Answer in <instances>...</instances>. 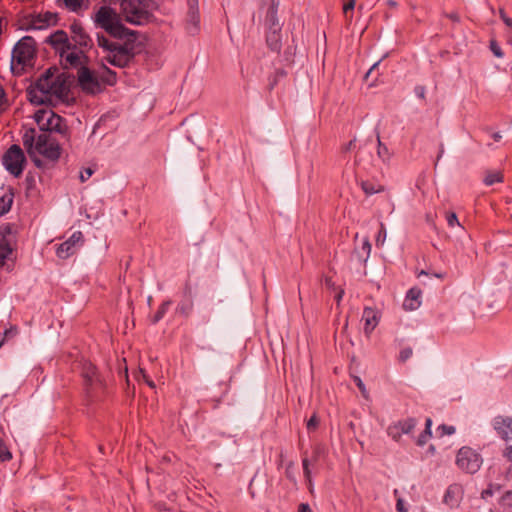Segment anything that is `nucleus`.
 <instances>
[{"label": "nucleus", "mask_w": 512, "mask_h": 512, "mask_svg": "<svg viewBox=\"0 0 512 512\" xmlns=\"http://www.w3.org/2000/svg\"><path fill=\"white\" fill-rule=\"evenodd\" d=\"M463 487L460 484H451L444 495V503L450 508H456L459 506L463 498Z\"/></svg>", "instance_id": "nucleus-16"}, {"label": "nucleus", "mask_w": 512, "mask_h": 512, "mask_svg": "<svg viewBox=\"0 0 512 512\" xmlns=\"http://www.w3.org/2000/svg\"><path fill=\"white\" fill-rule=\"evenodd\" d=\"M431 426L432 420L430 418L426 419V427L423 433L418 437V444L425 443L429 438H431Z\"/></svg>", "instance_id": "nucleus-25"}, {"label": "nucleus", "mask_w": 512, "mask_h": 512, "mask_svg": "<svg viewBox=\"0 0 512 512\" xmlns=\"http://www.w3.org/2000/svg\"><path fill=\"white\" fill-rule=\"evenodd\" d=\"M135 378L138 382H144L147 378H149L144 370L140 369L136 374Z\"/></svg>", "instance_id": "nucleus-46"}, {"label": "nucleus", "mask_w": 512, "mask_h": 512, "mask_svg": "<svg viewBox=\"0 0 512 512\" xmlns=\"http://www.w3.org/2000/svg\"><path fill=\"white\" fill-rule=\"evenodd\" d=\"M298 512H312L310 506L306 503H301L299 505Z\"/></svg>", "instance_id": "nucleus-48"}, {"label": "nucleus", "mask_w": 512, "mask_h": 512, "mask_svg": "<svg viewBox=\"0 0 512 512\" xmlns=\"http://www.w3.org/2000/svg\"><path fill=\"white\" fill-rule=\"evenodd\" d=\"M12 333H13V331H12V330H9V331H6V332H5L6 336H7L8 334H12Z\"/></svg>", "instance_id": "nucleus-59"}, {"label": "nucleus", "mask_w": 512, "mask_h": 512, "mask_svg": "<svg viewBox=\"0 0 512 512\" xmlns=\"http://www.w3.org/2000/svg\"><path fill=\"white\" fill-rule=\"evenodd\" d=\"M355 147V140H351L349 141L344 147H343V150L344 151H350L352 150L353 148Z\"/></svg>", "instance_id": "nucleus-52"}, {"label": "nucleus", "mask_w": 512, "mask_h": 512, "mask_svg": "<svg viewBox=\"0 0 512 512\" xmlns=\"http://www.w3.org/2000/svg\"><path fill=\"white\" fill-rule=\"evenodd\" d=\"M12 203L13 196L11 194H6L0 197V217L11 209Z\"/></svg>", "instance_id": "nucleus-23"}, {"label": "nucleus", "mask_w": 512, "mask_h": 512, "mask_svg": "<svg viewBox=\"0 0 512 512\" xmlns=\"http://www.w3.org/2000/svg\"><path fill=\"white\" fill-rule=\"evenodd\" d=\"M504 456L510 461L512 462V445L510 446H507L506 449L504 450Z\"/></svg>", "instance_id": "nucleus-47"}, {"label": "nucleus", "mask_w": 512, "mask_h": 512, "mask_svg": "<svg viewBox=\"0 0 512 512\" xmlns=\"http://www.w3.org/2000/svg\"><path fill=\"white\" fill-rule=\"evenodd\" d=\"M483 459L479 453L470 447H462L456 456V465L466 473L474 474L482 466Z\"/></svg>", "instance_id": "nucleus-8"}, {"label": "nucleus", "mask_w": 512, "mask_h": 512, "mask_svg": "<svg viewBox=\"0 0 512 512\" xmlns=\"http://www.w3.org/2000/svg\"><path fill=\"white\" fill-rule=\"evenodd\" d=\"M413 356V349L411 347L402 348L399 352L398 360L399 362H406Z\"/></svg>", "instance_id": "nucleus-32"}, {"label": "nucleus", "mask_w": 512, "mask_h": 512, "mask_svg": "<svg viewBox=\"0 0 512 512\" xmlns=\"http://www.w3.org/2000/svg\"><path fill=\"white\" fill-rule=\"evenodd\" d=\"M416 304V290L415 288H410L407 292V295L403 302V309L406 311H413L415 309Z\"/></svg>", "instance_id": "nucleus-22"}, {"label": "nucleus", "mask_w": 512, "mask_h": 512, "mask_svg": "<svg viewBox=\"0 0 512 512\" xmlns=\"http://www.w3.org/2000/svg\"><path fill=\"white\" fill-rule=\"evenodd\" d=\"M455 433V427L454 426H448V425H440L436 429V434L439 437H442L444 435H452Z\"/></svg>", "instance_id": "nucleus-31"}, {"label": "nucleus", "mask_w": 512, "mask_h": 512, "mask_svg": "<svg viewBox=\"0 0 512 512\" xmlns=\"http://www.w3.org/2000/svg\"><path fill=\"white\" fill-rule=\"evenodd\" d=\"M499 15L505 25L509 28H512V18L508 17L503 9L499 10Z\"/></svg>", "instance_id": "nucleus-41"}, {"label": "nucleus", "mask_w": 512, "mask_h": 512, "mask_svg": "<svg viewBox=\"0 0 512 512\" xmlns=\"http://www.w3.org/2000/svg\"><path fill=\"white\" fill-rule=\"evenodd\" d=\"M453 22L458 23L460 21V17L456 12H452L446 15Z\"/></svg>", "instance_id": "nucleus-49"}, {"label": "nucleus", "mask_w": 512, "mask_h": 512, "mask_svg": "<svg viewBox=\"0 0 512 512\" xmlns=\"http://www.w3.org/2000/svg\"><path fill=\"white\" fill-rule=\"evenodd\" d=\"M35 41L30 36L20 39L12 50L11 69L20 74L26 66L31 65L35 55Z\"/></svg>", "instance_id": "nucleus-4"}, {"label": "nucleus", "mask_w": 512, "mask_h": 512, "mask_svg": "<svg viewBox=\"0 0 512 512\" xmlns=\"http://www.w3.org/2000/svg\"><path fill=\"white\" fill-rule=\"evenodd\" d=\"M494 430L505 441L512 440V418L509 416H497L492 422Z\"/></svg>", "instance_id": "nucleus-14"}, {"label": "nucleus", "mask_w": 512, "mask_h": 512, "mask_svg": "<svg viewBox=\"0 0 512 512\" xmlns=\"http://www.w3.org/2000/svg\"><path fill=\"white\" fill-rule=\"evenodd\" d=\"M418 96L423 97V92H421V93L418 92Z\"/></svg>", "instance_id": "nucleus-60"}, {"label": "nucleus", "mask_w": 512, "mask_h": 512, "mask_svg": "<svg viewBox=\"0 0 512 512\" xmlns=\"http://www.w3.org/2000/svg\"><path fill=\"white\" fill-rule=\"evenodd\" d=\"M379 64H380V61H377V62H375V63L371 66V68H370V69L367 71V73L365 74V78H366V79H368V78H369V76H370V75L372 74V72H373V71H374V70L379 66Z\"/></svg>", "instance_id": "nucleus-50"}, {"label": "nucleus", "mask_w": 512, "mask_h": 512, "mask_svg": "<svg viewBox=\"0 0 512 512\" xmlns=\"http://www.w3.org/2000/svg\"><path fill=\"white\" fill-rule=\"evenodd\" d=\"M354 7L355 0H349L346 4H344L343 13L347 18L349 17V13L353 11Z\"/></svg>", "instance_id": "nucleus-40"}, {"label": "nucleus", "mask_w": 512, "mask_h": 512, "mask_svg": "<svg viewBox=\"0 0 512 512\" xmlns=\"http://www.w3.org/2000/svg\"><path fill=\"white\" fill-rule=\"evenodd\" d=\"M446 221L449 227H459L461 230H464V228L461 226V224L458 221L457 215L454 212H448L446 214Z\"/></svg>", "instance_id": "nucleus-29"}, {"label": "nucleus", "mask_w": 512, "mask_h": 512, "mask_svg": "<svg viewBox=\"0 0 512 512\" xmlns=\"http://www.w3.org/2000/svg\"><path fill=\"white\" fill-rule=\"evenodd\" d=\"M14 239L15 237L8 226L0 229V267L6 266L7 270L11 269L10 262H13L12 243Z\"/></svg>", "instance_id": "nucleus-10"}, {"label": "nucleus", "mask_w": 512, "mask_h": 512, "mask_svg": "<svg viewBox=\"0 0 512 512\" xmlns=\"http://www.w3.org/2000/svg\"><path fill=\"white\" fill-rule=\"evenodd\" d=\"M36 130L27 129L22 137L23 145L36 166L41 165L38 158L42 156L48 160L55 161L60 157V147L50 135L43 133L36 135Z\"/></svg>", "instance_id": "nucleus-3"}, {"label": "nucleus", "mask_w": 512, "mask_h": 512, "mask_svg": "<svg viewBox=\"0 0 512 512\" xmlns=\"http://www.w3.org/2000/svg\"><path fill=\"white\" fill-rule=\"evenodd\" d=\"M381 310L376 307H365L362 314L364 323L363 330L367 336H370L380 322Z\"/></svg>", "instance_id": "nucleus-13"}, {"label": "nucleus", "mask_w": 512, "mask_h": 512, "mask_svg": "<svg viewBox=\"0 0 512 512\" xmlns=\"http://www.w3.org/2000/svg\"><path fill=\"white\" fill-rule=\"evenodd\" d=\"M396 509H397L398 512H408V510H407V508L405 506V502L401 498H399L397 500Z\"/></svg>", "instance_id": "nucleus-45"}, {"label": "nucleus", "mask_w": 512, "mask_h": 512, "mask_svg": "<svg viewBox=\"0 0 512 512\" xmlns=\"http://www.w3.org/2000/svg\"><path fill=\"white\" fill-rule=\"evenodd\" d=\"M428 277V273L424 270H421L420 272H418V278L420 277Z\"/></svg>", "instance_id": "nucleus-55"}, {"label": "nucleus", "mask_w": 512, "mask_h": 512, "mask_svg": "<svg viewBox=\"0 0 512 512\" xmlns=\"http://www.w3.org/2000/svg\"><path fill=\"white\" fill-rule=\"evenodd\" d=\"M71 30L73 33L72 40L76 45H79L80 47H86L88 46L90 42L89 36L85 33L83 28L78 24H73L71 26Z\"/></svg>", "instance_id": "nucleus-19"}, {"label": "nucleus", "mask_w": 512, "mask_h": 512, "mask_svg": "<svg viewBox=\"0 0 512 512\" xmlns=\"http://www.w3.org/2000/svg\"><path fill=\"white\" fill-rule=\"evenodd\" d=\"M359 261L366 263L371 254V243L368 237H364L361 240V245L355 247L354 251Z\"/></svg>", "instance_id": "nucleus-20"}, {"label": "nucleus", "mask_w": 512, "mask_h": 512, "mask_svg": "<svg viewBox=\"0 0 512 512\" xmlns=\"http://www.w3.org/2000/svg\"><path fill=\"white\" fill-rule=\"evenodd\" d=\"M65 4L72 11H78L87 6L88 0H65Z\"/></svg>", "instance_id": "nucleus-26"}, {"label": "nucleus", "mask_w": 512, "mask_h": 512, "mask_svg": "<svg viewBox=\"0 0 512 512\" xmlns=\"http://www.w3.org/2000/svg\"><path fill=\"white\" fill-rule=\"evenodd\" d=\"M490 50L492 51V53L494 54L495 57H497V58L503 57V52L495 40L490 41Z\"/></svg>", "instance_id": "nucleus-37"}, {"label": "nucleus", "mask_w": 512, "mask_h": 512, "mask_svg": "<svg viewBox=\"0 0 512 512\" xmlns=\"http://www.w3.org/2000/svg\"><path fill=\"white\" fill-rule=\"evenodd\" d=\"M170 305H171V301H166V302L162 303L159 310L156 312V314L154 316L153 322L156 323L159 320H161L163 318V316L165 315V313L167 312V310L169 309Z\"/></svg>", "instance_id": "nucleus-30"}, {"label": "nucleus", "mask_w": 512, "mask_h": 512, "mask_svg": "<svg viewBox=\"0 0 512 512\" xmlns=\"http://www.w3.org/2000/svg\"><path fill=\"white\" fill-rule=\"evenodd\" d=\"M501 503L503 506L508 508H512V491H508L501 499Z\"/></svg>", "instance_id": "nucleus-39"}, {"label": "nucleus", "mask_w": 512, "mask_h": 512, "mask_svg": "<svg viewBox=\"0 0 512 512\" xmlns=\"http://www.w3.org/2000/svg\"><path fill=\"white\" fill-rule=\"evenodd\" d=\"M70 76L57 68L48 69L28 90V99L35 105H56L69 92Z\"/></svg>", "instance_id": "nucleus-2"}, {"label": "nucleus", "mask_w": 512, "mask_h": 512, "mask_svg": "<svg viewBox=\"0 0 512 512\" xmlns=\"http://www.w3.org/2000/svg\"><path fill=\"white\" fill-rule=\"evenodd\" d=\"M83 244V234L80 231H75L69 239L61 243L56 249V255L60 259H67L74 255L76 251Z\"/></svg>", "instance_id": "nucleus-11"}, {"label": "nucleus", "mask_w": 512, "mask_h": 512, "mask_svg": "<svg viewBox=\"0 0 512 512\" xmlns=\"http://www.w3.org/2000/svg\"><path fill=\"white\" fill-rule=\"evenodd\" d=\"M354 381H355V384L357 385V387L359 388V390L361 391L362 395L364 397H367V390H366V387H365L364 383L362 382V380L359 377H354Z\"/></svg>", "instance_id": "nucleus-43"}, {"label": "nucleus", "mask_w": 512, "mask_h": 512, "mask_svg": "<svg viewBox=\"0 0 512 512\" xmlns=\"http://www.w3.org/2000/svg\"><path fill=\"white\" fill-rule=\"evenodd\" d=\"M434 450H435L434 446L429 447V451H431L432 453L434 452Z\"/></svg>", "instance_id": "nucleus-57"}, {"label": "nucleus", "mask_w": 512, "mask_h": 512, "mask_svg": "<svg viewBox=\"0 0 512 512\" xmlns=\"http://www.w3.org/2000/svg\"><path fill=\"white\" fill-rule=\"evenodd\" d=\"M93 19L109 34H97L98 55L111 65L125 67L133 58L134 43L126 39L128 30L121 24L118 14L110 7L102 6Z\"/></svg>", "instance_id": "nucleus-1"}, {"label": "nucleus", "mask_w": 512, "mask_h": 512, "mask_svg": "<svg viewBox=\"0 0 512 512\" xmlns=\"http://www.w3.org/2000/svg\"><path fill=\"white\" fill-rule=\"evenodd\" d=\"M25 161L24 153L18 145H12L2 158L5 169L16 177L22 173Z\"/></svg>", "instance_id": "nucleus-9"}, {"label": "nucleus", "mask_w": 512, "mask_h": 512, "mask_svg": "<svg viewBox=\"0 0 512 512\" xmlns=\"http://www.w3.org/2000/svg\"><path fill=\"white\" fill-rule=\"evenodd\" d=\"M150 388L154 389L155 388V383L150 379V378H147L145 381H144Z\"/></svg>", "instance_id": "nucleus-53"}, {"label": "nucleus", "mask_w": 512, "mask_h": 512, "mask_svg": "<svg viewBox=\"0 0 512 512\" xmlns=\"http://www.w3.org/2000/svg\"><path fill=\"white\" fill-rule=\"evenodd\" d=\"M94 171L91 168H85L80 172L79 178L81 182L87 181L92 175Z\"/></svg>", "instance_id": "nucleus-38"}, {"label": "nucleus", "mask_w": 512, "mask_h": 512, "mask_svg": "<svg viewBox=\"0 0 512 512\" xmlns=\"http://www.w3.org/2000/svg\"><path fill=\"white\" fill-rule=\"evenodd\" d=\"M33 119L42 131L56 132L60 135L67 133V125L63 118L50 108L37 109L33 114Z\"/></svg>", "instance_id": "nucleus-6"}, {"label": "nucleus", "mask_w": 512, "mask_h": 512, "mask_svg": "<svg viewBox=\"0 0 512 512\" xmlns=\"http://www.w3.org/2000/svg\"><path fill=\"white\" fill-rule=\"evenodd\" d=\"M503 181V177L499 172H488L484 177V183L487 186H491L495 183H500Z\"/></svg>", "instance_id": "nucleus-24"}, {"label": "nucleus", "mask_w": 512, "mask_h": 512, "mask_svg": "<svg viewBox=\"0 0 512 512\" xmlns=\"http://www.w3.org/2000/svg\"><path fill=\"white\" fill-rule=\"evenodd\" d=\"M153 5L147 0H121L120 3L121 12L126 21L137 25L148 20Z\"/></svg>", "instance_id": "nucleus-5"}, {"label": "nucleus", "mask_w": 512, "mask_h": 512, "mask_svg": "<svg viewBox=\"0 0 512 512\" xmlns=\"http://www.w3.org/2000/svg\"><path fill=\"white\" fill-rule=\"evenodd\" d=\"M302 465H303L305 478L308 482L309 488L311 489L312 488L311 471L309 469V461L307 458L303 459Z\"/></svg>", "instance_id": "nucleus-36"}, {"label": "nucleus", "mask_w": 512, "mask_h": 512, "mask_svg": "<svg viewBox=\"0 0 512 512\" xmlns=\"http://www.w3.org/2000/svg\"><path fill=\"white\" fill-rule=\"evenodd\" d=\"M8 107H9L8 97H7L4 89L0 86V113L7 110Z\"/></svg>", "instance_id": "nucleus-35"}, {"label": "nucleus", "mask_w": 512, "mask_h": 512, "mask_svg": "<svg viewBox=\"0 0 512 512\" xmlns=\"http://www.w3.org/2000/svg\"><path fill=\"white\" fill-rule=\"evenodd\" d=\"M414 421L412 419L398 421L391 424L387 428V434L395 441H399L401 436L409 434L414 429Z\"/></svg>", "instance_id": "nucleus-15"}, {"label": "nucleus", "mask_w": 512, "mask_h": 512, "mask_svg": "<svg viewBox=\"0 0 512 512\" xmlns=\"http://www.w3.org/2000/svg\"><path fill=\"white\" fill-rule=\"evenodd\" d=\"M12 458V454L5 445L4 441L0 438V461H9Z\"/></svg>", "instance_id": "nucleus-28"}, {"label": "nucleus", "mask_w": 512, "mask_h": 512, "mask_svg": "<svg viewBox=\"0 0 512 512\" xmlns=\"http://www.w3.org/2000/svg\"><path fill=\"white\" fill-rule=\"evenodd\" d=\"M376 140L378 158L383 162H387L390 159L391 153L388 147L382 143L380 135L378 133L376 135Z\"/></svg>", "instance_id": "nucleus-21"}, {"label": "nucleus", "mask_w": 512, "mask_h": 512, "mask_svg": "<svg viewBox=\"0 0 512 512\" xmlns=\"http://www.w3.org/2000/svg\"><path fill=\"white\" fill-rule=\"evenodd\" d=\"M55 21L56 18L52 13L38 15L31 21L30 28L34 30H42Z\"/></svg>", "instance_id": "nucleus-18"}, {"label": "nucleus", "mask_w": 512, "mask_h": 512, "mask_svg": "<svg viewBox=\"0 0 512 512\" xmlns=\"http://www.w3.org/2000/svg\"><path fill=\"white\" fill-rule=\"evenodd\" d=\"M46 42L49 43L58 54H60L71 45L66 32L62 30H57L56 32L50 34L46 38Z\"/></svg>", "instance_id": "nucleus-17"}, {"label": "nucleus", "mask_w": 512, "mask_h": 512, "mask_svg": "<svg viewBox=\"0 0 512 512\" xmlns=\"http://www.w3.org/2000/svg\"><path fill=\"white\" fill-rule=\"evenodd\" d=\"M492 137H493V139H494L495 141H499V140L502 138V136H501V134H500L499 132L494 133V134L492 135Z\"/></svg>", "instance_id": "nucleus-54"}, {"label": "nucleus", "mask_w": 512, "mask_h": 512, "mask_svg": "<svg viewBox=\"0 0 512 512\" xmlns=\"http://www.w3.org/2000/svg\"><path fill=\"white\" fill-rule=\"evenodd\" d=\"M60 61L62 65L67 68L83 67L85 61V55L82 50L77 48L75 45H70L60 54Z\"/></svg>", "instance_id": "nucleus-12"}, {"label": "nucleus", "mask_w": 512, "mask_h": 512, "mask_svg": "<svg viewBox=\"0 0 512 512\" xmlns=\"http://www.w3.org/2000/svg\"><path fill=\"white\" fill-rule=\"evenodd\" d=\"M363 191L367 195H373L380 191V187H376L374 184L370 182H362L361 184Z\"/></svg>", "instance_id": "nucleus-34"}, {"label": "nucleus", "mask_w": 512, "mask_h": 512, "mask_svg": "<svg viewBox=\"0 0 512 512\" xmlns=\"http://www.w3.org/2000/svg\"><path fill=\"white\" fill-rule=\"evenodd\" d=\"M319 419L316 415H313L307 422V429L312 430L315 429L318 426Z\"/></svg>", "instance_id": "nucleus-44"}, {"label": "nucleus", "mask_w": 512, "mask_h": 512, "mask_svg": "<svg viewBox=\"0 0 512 512\" xmlns=\"http://www.w3.org/2000/svg\"><path fill=\"white\" fill-rule=\"evenodd\" d=\"M189 21L195 26L197 27L198 23H199V15H198V12L196 10H194L193 8L191 9L190 13H189Z\"/></svg>", "instance_id": "nucleus-42"}, {"label": "nucleus", "mask_w": 512, "mask_h": 512, "mask_svg": "<svg viewBox=\"0 0 512 512\" xmlns=\"http://www.w3.org/2000/svg\"><path fill=\"white\" fill-rule=\"evenodd\" d=\"M342 296H343V291H340L337 296H336V299L337 301L339 302L341 299H342Z\"/></svg>", "instance_id": "nucleus-56"}, {"label": "nucleus", "mask_w": 512, "mask_h": 512, "mask_svg": "<svg viewBox=\"0 0 512 512\" xmlns=\"http://www.w3.org/2000/svg\"><path fill=\"white\" fill-rule=\"evenodd\" d=\"M108 74L109 76L104 79L94 71L81 67L78 71V82L82 90L90 94H96L103 89L105 83L113 84L114 76L110 71H108Z\"/></svg>", "instance_id": "nucleus-7"}, {"label": "nucleus", "mask_w": 512, "mask_h": 512, "mask_svg": "<svg viewBox=\"0 0 512 512\" xmlns=\"http://www.w3.org/2000/svg\"><path fill=\"white\" fill-rule=\"evenodd\" d=\"M492 495H493V491L491 488H487V489L483 490L481 493V497L483 499H487L488 497H490Z\"/></svg>", "instance_id": "nucleus-51"}, {"label": "nucleus", "mask_w": 512, "mask_h": 512, "mask_svg": "<svg viewBox=\"0 0 512 512\" xmlns=\"http://www.w3.org/2000/svg\"><path fill=\"white\" fill-rule=\"evenodd\" d=\"M387 237V232L383 223H380V229L376 235L375 243L377 247L383 246Z\"/></svg>", "instance_id": "nucleus-27"}, {"label": "nucleus", "mask_w": 512, "mask_h": 512, "mask_svg": "<svg viewBox=\"0 0 512 512\" xmlns=\"http://www.w3.org/2000/svg\"><path fill=\"white\" fill-rule=\"evenodd\" d=\"M434 277L439 279V278H441V274H434Z\"/></svg>", "instance_id": "nucleus-58"}, {"label": "nucleus", "mask_w": 512, "mask_h": 512, "mask_svg": "<svg viewBox=\"0 0 512 512\" xmlns=\"http://www.w3.org/2000/svg\"><path fill=\"white\" fill-rule=\"evenodd\" d=\"M84 377H85L87 382H89L90 384L93 383V378L96 377V368L92 364H89L85 368V370H84Z\"/></svg>", "instance_id": "nucleus-33"}]
</instances>
